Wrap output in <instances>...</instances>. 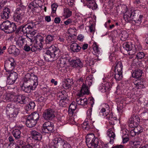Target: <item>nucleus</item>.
Returning a JSON list of instances; mask_svg holds the SVG:
<instances>
[{
	"mask_svg": "<svg viewBox=\"0 0 148 148\" xmlns=\"http://www.w3.org/2000/svg\"><path fill=\"white\" fill-rule=\"evenodd\" d=\"M70 47L71 50L74 52H79L81 49V47L75 43L72 44Z\"/></svg>",
	"mask_w": 148,
	"mask_h": 148,
	"instance_id": "2f4dec72",
	"label": "nucleus"
},
{
	"mask_svg": "<svg viewBox=\"0 0 148 148\" xmlns=\"http://www.w3.org/2000/svg\"><path fill=\"white\" fill-rule=\"evenodd\" d=\"M54 126L53 123L49 121L45 122L42 128V132L49 133L54 131Z\"/></svg>",
	"mask_w": 148,
	"mask_h": 148,
	"instance_id": "9d476101",
	"label": "nucleus"
},
{
	"mask_svg": "<svg viewBox=\"0 0 148 148\" xmlns=\"http://www.w3.org/2000/svg\"><path fill=\"white\" fill-rule=\"evenodd\" d=\"M16 96L9 93L5 95L4 96L3 98L4 100L7 102L10 101L15 102Z\"/></svg>",
	"mask_w": 148,
	"mask_h": 148,
	"instance_id": "bb28decb",
	"label": "nucleus"
},
{
	"mask_svg": "<svg viewBox=\"0 0 148 148\" xmlns=\"http://www.w3.org/2000/svg\"><path fill=\"white\" fill-rule=\"evenodd\" d=\"M58 7V5L55 4H53L51 5V8L53 12L55 13Z\"/></svg>",
	"mask_w": 148,
	"mask_h": 148,
	"instance_id": "052dcab7",
	"label": "nucleus"
},
{
	"mask_svg": "<svg viewBox=\"0 0 148 148\" xmlns=\"http://www.w3.org/2000/svg\"><path fill=\"white\" fill-rule=\"evenodd\" d=\"M82 96H78L76 99V101L78 104L82 106H85L87 103V99L86 98L81 97Z\"/></svg>",
	"mask_w": 148,
	"mask_h": 148,
	"instance_id": "393cba45",
	"label": "nucleus"
},
{
	"mask_svg": "<svg viewBox=\"0 0 148 148\" xmlns=\"http://www.w3.org/2000/svg\"><path fill=\"white\" fill-rule=\"evenodd\" d=\"M59 105L62 107H65L68 103V100H59Z\"/></svg>",
	"mask_w": 148,
	"mask_h": 148,
	"instance_id": "de8ad7c7",
	"label": "nucleus"
},
{
	"mask_svg": "<svg viewBox=\"0 0 148 148\" xmlns=\"http://www.w3.org/2000/svg\"><path fill=\"white\" fill-rule=\"evenodd\" d=\"M119 30H115L114 31V33L116 34V36H119L121 37V40L123 41L125 40L128 37V34L126 31H122L120 34Z\"/></svg>",
	"mask_w": 148,
	"mask_h": 148,
	"instance_id": "412c9836",
	"label": "nucleus"
},
{
	"mask_svg": "<svg viewBox=\"0 0 148 148\" xmlns=\"http://www.w3.org/2000/svg\"><path fill=\"white\" fill-rule=\"evenodd\" d=\"M145 56L144 53L142 52L138 53L136 56L137 59H141L143 58Z\"/></svg>",
	"mask_w": 148,
	"mask_h": 148,
	"instance_id": "5fc2aeb1",
	"label": "nucleus"
},
{
	"mask_svg": "<svg viewBox=\"0 0 148 148\" xmlns=\"http://www.w3.org/2000/svg\"><path fill=\"white\" fill-rule=\"evenodd\" d=\"M8 51L10 54H12L16 56L19 54L20 53L19 50L16 48L14 45H12L9 47L8 49Z\"/></svg>",
	"mask_w": 148,
	"mask_h": 148,
	"instance_id": "5701e85b",
	"label": "nucleus"
},
{
	"mask_svg": "<svg viewBox=\"0 0 148 148\" xmlns=\"http://www.w3.org/2000/svg\"><path fill=\"white\" fill-rule=\"evenodd\" d=\"M19 111L18 108H9V110H7V114H8L10 118H15L18 114Z\"/></svg>",
	"mask_w": 148,
	"mask_h": 148,
	"instance_id": "6ab92c4d",
	"label": "nucleus"
},
{
	"mask_svg": "<svg viewBox=\"0 0 148 148\" xmlns=\"http://www.w3.org/2000/svg\"><path fill=\"white\" fill-rule=\"evenodd\" d=\"M37 123V121L33 120L27 116L26 121V126L29 127H32L34 126Z\"/></svg>",
	"mask_w": 148,
	"mask_h": 148,
	"instance_id": "cd10ccee",
	"label": "nucleus"
},
{
	"mask_svg": "<svg viewBox=\"0 0 148 148\" xmlns=\"http://www.w3.org/2000/svg\"><path fill=\"white\" fill-rule=\"evenodd\" d=\"M66 143H68L64 139L59 137H55L51 143V148H60L62 147Z\"/></svg>",
	"mask_w": 148,
	"mask_h": 148,
	"instance_id": "1a4fd4ad",
	"label": "nucleus"
},
{
	"mask_svg": "<svg viewBox=\"0 0 148 148\" xmlns=\"http://www.w3.org/2000/svg\"><path fill=\"white\" fill-rule=\"evenodd\" d=\"M14 20L17 23L18 25L25 22L27 20L26 16L25 14V12L21 10H18L13 16Z\"/></svg>",
	"mask_w": 148,
	"mask_h": 148,
	"instance_id": "6e6552de",
	"label": "nucleus"
},
{
	"mask_svg": "<svg viewBox=\"0 0 148 148\" xmlns=\"http://www.w3.org/2000/svg\"><path fill=\"white\" fill-rule=\"evenodd\" d=\"M8 77L7 83L9 85L13 84L18 78L17 74L16 72H11Z\"/></svg>",
	"mask_w": 148,
	"mask_h": 148,
	"instance_id": "a211bd4d",
	"label": "nucleus"
},
{
	"mask_svg": "<svg viewBox=\"0 0 148 148\" xmlns=\"http://www.w3.org/2000/svg\"><path fill=\"white\" fill-rule=\"evenodd\" d=\"M35 35H34L33 36H32V40L29 39L30 43L28 45H31L32 42L34 41L37 44L41 47L42 45V42L44 41L43 37L40 35H37L35 36Z\"/></svg>",
	"mask_w": 148,
	"mask_h": 148,
	"instance_id": "4468645a",
	"label": "nucleus"
},
{
	"mask_svg": "<svg viewBox=\"0 0 148 148\" xmlns=\"http://www.w3.org/2000/svg\"><path fill=\"white\" fill-rule=\"evenodd\" d=\"M45 100V99L43 97L40 96L39 98L37 99V100L38 102H41L44 101Z\"/></svg>",
	"mask_w": 148,
	"mask_h": 148,
	"instance_id": "774afa93",
	"label": "nucleus"
},
{
	"mask_svg": "<svg viewBox=\"0 0 148 148\" xmlns=\"http://www.w3.org/2000/svg\"><path fill=\"white\" fill-rule=\"evenodd\" d=\"M92 83L89 82L88 80L85 81V84H83L82 88L79 92L77 94L78 96H82L85 94H88L89 93V90L88 88V85L90 86Z\"/></svg>",
	"mask_w": 148,
	"mask_h": 148,
	"instance_id": "ddd939ff",
	"label": "nucleus"
},
{
	"mask_svg": "<svg viewBox=\"0 0 148 148\" xmlns=\"http://www.w3.org/2000/svg\"><path fill=\"white\" fill-rule=\"evenodd\" d=\"M30 41V40L27 39V37L26 38H23L22 37L19 38L18 40L16 42V43L20 47H22L23 45L27 44L26 42L27 41Z\"/></svg>",
	"mask_w": 148,
	"mask_h": 148,
	"instance_id": "c756f323",
	"label": "nucleus"
},
{
	"mask_svg": "<svg viewBox=\"0 0 148 148\" xmlns=\"http://www.w3.org/2000/svg\"><path fill=\"white\" fill-rule=\"evenodd\" d=\"M10 63L8 60H6L5 62L4 67L5 70L7 72H12L15 67L10 65Z\"/></svg>",
	"mask_w": 148,
	"mask_h": 148,
	"instance_id": "7c9ffc66",
	"label": "nucleus"
},
{
	"mask_svg": "<svg viewBox=\"0 0 148 148\" xmlns=\"http://www.w3.org/2000/svg\"><path fill=\"white\" fill-rule=\"evenodd\" d=\"M62 86L63 88L66 89H69L71 88V86L65 82H63L62 84Z\"/></svg>",
	"mask_w": 148,
	"mask_h": 148,
	"instance_id": "6e6d98bb",
	"label": "nucleus"
},
{
	"mask_svg": "<svg viewBox=\"0 0 148 148\" xmlns=\"http://www.w3.org/2000/svg\"><path fill=\"white\" fill-rule=\"evenodd\" d=\"M145 83L143 79H139L135 80L134 82V83L135 85V87L138 89L143 88L144 87Z\"/></svg>",
	"mask_w": 148,
	"mask_h": 148,
	"instance_id": "4be33fe9",
	"label": "nucleus"
},
{
	"mask_svg": "<svg viewBox=\"0 0 148 148\" xmlns=\"http://www.w3.org/2000/svg\"><path fill=\"white\" fill-rule=\"evenodd\" d=\"M136 49L134 47V48H132L131 49L129 50V51H128V53L130 55H134L136 53Z\"/></svg>",
	"mask_w": 148,
	"mask_h": 148,
	"instance_id": "4d7b16f0",
	"label": "nucleus"
},
{
	"mask_svg": "<svg viewBox=\"0 0 148 148\" xmlns=\"http://www.w3.org/2000/svg\"><path fill=\"white\" fill-rule=\"evenodd\" d=\"M140 145V142L139 141H135L132 142V146L133 148H138L139 147Z\"/></svg>",
	"mask_w": 148,
	"mask_h": 148,
	"instance_id": "3c124183",
	"label": "nucleus"
},
{
	"mask_svg": "<svg viewBox=\"0 0 148 148\" xmlns=\"http://www.w3.org/2000/svg\"><path fill=\"white\" fill-rule=\"evenodd\" d=\"M72 23V21L70 19H68L66 21L64 22V23L66 25H68L69 24Z\"/></svg>",
	"mask_w": 148,
	"mask_h": 148,
	"instance_id": "69168bd1",
	"label": "nucleus"
},
{
	"mask_svg": "<svg viewBox=\"0 0 148 148\" xmlns=\"http://www.w3.org/2000/svg\"><path fill=\"white\" fill-rule=\"evenodd\" d=\"M60 55V50L59 49L54 46L51 45L49 47L44 56L46 61L49 60V58H54L56 56L57 57Z\"/></svg>",
	"mask_w": 148,
	"mask_h": 148,
	"instance_id": "20e7f679",
	"label": "nucleus"
},
{
	"mask_svg": "<svg viewBox=\"0 0 148 148\" xmlns=\"http://www.w3.org/2000/svg\"><path fill=\"white\" fill-rule=\"evenodd\" d=\"M76 108V104L75 102H72L69 107V113L70 116L72 115L74 112Z\"/></svg>",
	"mask_w": 148,
	"mask_h": 148,
	"instance_id": "473e14b6",
	"label": "nucleus"
},
{
	"mask_svg": "<svg viewBox=\"0 0 148 148\" xmlns=\"http://www.w3.org/2000/svg\"><path fill=\"white\" fill-rule=\"evenodd\" d=\"M114 77L116 80H120L123 77L122 72L115 71Z\"/></svg>",
	"mask_w": 148,
	"mask_h": 148,
	"instance_id": "79ce46f5",
	"label": "nucleus"
},
{
	"mask_svg": "<svg viewBox=\"0 0 148 148\" xmlns=\"http://www.w3.org/2000/svg\"><path fill=\"white\" fill-rule=\"evenodd\" d=\"M55 39V36L51 34L48 35L46 38V44H49L53 42Z\"/></svg>",
	"mask_w": 148,
	"mask_h": 148,
	"instance_id": "4c0bfd02",
	"label": "nucleus"
},
{
	"mask_svg": "<svg viewBox=\"0 0 148 148\" xmlns=\"http://www.w3.org/2000/svg\"><path fill=\"white\" fill-rule=\"evenodd\" d=\"M112 125L110 126V127L108 130L107 132V135L110 138V144H112L114 140L115 139V135L114 133V129L113 126Z\"/></svg>",
	"mask_w": 148,
	"mask_h": 148,
	"instance_id": "2eb2a0df",
	"label": "nucleus"
},
{
	"mask_svg": "<svg viewBox=\"0 0 148 148\" xmlns=\"http://www.w3.org/2000/svg\"><path fill=\"white\" fill-rule=\"evenodd\" d=\"M143 72L142 70L138 69H136L132 74V76L136 78H140L142 75Z\"/></svg>",
	"mask_w": 148,
	"mask_h": 148,
	"instance_id": "c9c22d12",
	"label": "nucleus"
},
{
	"mask_svg": "<svg viewBox=\"0 0 148 148\" xmlns=\"http://www.w3.org/2000/svg\"><path fill=\"white\" fill-rule=\"evenodd\" d=\"M64 82H65L66 83H67V84H69L71 86V85L73 84V81L72 79L69 78L67 79Z\"/></svg>",
	"mask_w": 148,
	"mask_h": 148,
	"instance_id": "bf43d9fd",
	"label": "nucleus"
},
{
	"mask_svg": "<svg viewBox=\"0 0 148 148\" xmlns=\"http://www.w3.org/2000/svg\"><path fill=\"white\" fill-rule=\"evenodd\" d=\"M55 112L51 108L45 110L43 113L42 116L46 120H50L55 116Z\"/></svg>",
	"mask_w": 148,
	"mask_h": 148,
	"instance_id": "9b49d317",
	"label": "nucleus"
},
{
	"mask_svg": "<svg viewBox=\"0 0 148 148\" xmlns=\"http://www.w3.org/2000/svg\"><path fill=\"white\" fill-rule=\"evenodd\" d=\"M35 105L34 102L30 101L29 103L25 107V109L27 110H29L31 109H33L34 108Z\"/></svg>",
	"mask_w": 148,
	"mask_h": 148,
	"instance_id": "37998d69",
	"label": "nucleus"
},
{
	"mask_svg": "<svg viewBox=\"0 0 148 148\" xmlns=\"http://www.w3.org/2000/svg\"><path fill=\"white\" fill-rule=\"evenodd\" d=\"M13 135L16 139H19L21 137V132L18 129H15L12 132Z\"/></svg>",
	"mask_w": 148,
	"mask_h": 148,
	"instance_id": "a19ab883",
	"label": "nucleus"
},
{
	"mask_svg": "<svg viewBox=\"0 0 148 148\" xmlns=\"http://www.w3.org/2000/svg\"><path fill=\"white\" fill-rule=\"evenodd\" d=\"M85 62L87 65L91 66L94 64L93 60L90 57H87L85 60Z\"/></svg>",
	"mask_w": 148,
	"mask_h": 148,
	"instance_id": "c03bdc74",
	"label": "nucleus"
},
{
	"mask_svg": "<svg viewBox=\"0 0 148 148\" xmlns=\"http://www.w3.org/2000/svg\"><path fill=\"white\" fill-rule=\"evenodd\" d=\"M92 111V108H89L87 111V118L88 120V121H85L83 123L82 127L84 129L88 130L93 127L92 124L95 121L91 116Z\"/></svg>",
	"mask_w": 148,
	"mask_h": 148,
	"instance_id": "0eeeda50",
	"label": "nucleus"
},
{
	"mask_svg": "<svg viewBox=\"0 0 148 148\" xmlns=\"http://www.w3.org/2000/svg\"><path fill=\"white\" fill-rule=\"evenodd\" d=\"M29 101V99L28 97L23 95H16V97L15 102L16 103L21 104H25Z\"/></svg>",
	"mask_w": 148,
	"mask_h": 148,
	"instance_id": "dca6fc26",
	"label": "nucleus"
},
{
	"mask_svg": "<svg viewBox=\"0 0 148 148\" xmlns=\"http://www.w3.org/2000/svg\"><path fill=\"white\" fill-rule=\"evenodd\" d=\"M31 47L29 45L26 44L24 47V49L26 51H29L31 50Z\"/></svg>",
	"mask_w": 148,
	"mask_h": 148,
	"instance_id": "680f3d73",
	"label": "nucleus"
},
{
	"mask_svg": "<svg viewBox=\"0 0 148 148\" xmlns=\"http://www.w3.org/2000/svg\"><path fill=\"white\" fill-rule=\"evenodd\" d=\"M32 119L33 120L36 121L37 122V121L38 120L39 118V115L38 113L37 112H34L30 115L28 116Z\"/></svg>",
	"mask_w": 148,
	"mask_h": 148,
	"instance_id": "ea45409f",
	"label": "nucleus"
},
{
	"mask_svg": "<svg viewBox=\"0 0 148 148\" xmlns=\"http://www.w3.org/2000/svg\"><path fill=\"white\" fill-rule=\"evenodd\" d=\"M37 77L32 74L27 73L24 79V82L21 86L22 90L25 92L29 93L34 90L38 84Z\"/></svg>",
	"mask_w": 148,
	"mask_h": 148,
	"instance_id": "f257e3e1",
	"label": "nucleus"
},
{
	"mask_svg": "<svg viewBox=\"0 0 148 148\" xmlns=\"http://www.w3.org/2000/svg\"><path fill=\"white\" fill-rule=\"evenodd\" d=\"M140 119L138 116L133 114L130 118L128 121L129 126L131 128H134L138 125L140 122Z\"/></svg>",
	"mask_w": 148,
	"mask_h": 148,
	"instance_id": "f8f14e48",
	"label": "nucleus"
},
{
	"mask_svg": "<svg viewBox=\"0 0 148 148\" xmlns=\"http://www.w3.org/2000/svg\"><path fill=\"white\" fill-rule=\"evenodd\" d=\"M67 93L64 91L59 92L57 94L59 100H68L67 99Z\"/></svg>",
	"mask_w": 148,
	"mask_h": 148,
	"instance_id": "72a5a7b5",
	"label": "nucleus"
},
{
	"mask_svg": "<svg viewBox=\"0 0 148 148\" xmlns=\"http://www.w3.org/2000/svg\"><path fill=\"white\" fill-rule=\"evenodd\" d=\"M86 144L89 148H96L98 146V140L93 134H88L86 136Z\"/></svg>",
	"mask_w": 148,
	"mask_h": 148,
	"instance_id": "423d86ee",
	"label": "nucleus"
},
{
	"mask_svg": "<svg viewBox=\"0 0 148 148\" xmlns=\"http://www.w3.org/2000/svg\"><path fill=\"white\" fill-rule=\"evenodd\" d=\"M84 38V36L81 34L79 35L77 37L78 40L81 41H83Z\"/></svg>",
	"mask_w": 148,
	"mask_h": 148,
	"instance_id": "338daca9",
	"label": "nucleus"
},
{
	"mask_svg": "<svg viewBox=\"0 0 148 148\" xmlns=\"http://www.w3.org/2000/svg\"><path fill=\"white\" fill-rule=\"evenodd\" d=\"M127 11L124 13L123 18L127 22H130L132 20H133L135 22L136 25L138 26L141 22V20L143 18V16L142 15H139L137 13V11H134L132 12L131 11L127 8Z\"/></svg>",
	"mask_w": 148,
	"mask_h": 148,
	"instance_id": "f03ea898",
	"label": "nucleus"
},
{
	"mask_svg": "<svg viewBox=\"0 0 148 148\" xmlns=\"http://www.w3.org/2000/svg\"><path fill=\"white\" fill-rule=\"evenodd\" d=\"M133 45L130 42H125L123 44V47L125 50L128 52V51H129V50L132 49Z\"/></svg>",
	"mask_w": 148,
	"mask_h": 148,
	"instance_id": "f704fd0d",
	"label": "nucleus"
},
{
	"mask_svg": "<svg viewBox=\"0 0 148 148\" xmlns=\"http://www.w3.org/2000/svg\"><path fill=\"white\" fill-rule=\"evenodd\" d=\"M93 50L95 53L97 54H99L100 53V50L98 46L96 44H94L93 45Z\"/></svg>",
	"mask_w": 148,
	"mask_h": 148,
	"instance_id": "603ef678",
	"label": "nucleus"
},
{
	"mask_svg": "<svg viewBox=\"0 0 148 148\" xmlns=\"http://www.w3.org/2000/svg\"><path fill=\"white\" fill-rule=\"evenodd\" d=\"M61 58L64 60V62L66 64L67 62H70V58L68 55H63L61 57Z\"/></svg>",
	"mask_w": 148,
	"mask_h": 148,
	"instance_id": "864d4df0",
	"label": "nucleus"
},
{
	"mask_svg": "<svg viewBox=\"0 0 148 148\" xmlns=\"http://www.w3.org/2000/svg\"><path fill=\"white\" fill-rule=\"evenodd\" d=\"M38 49V47L36 45H35L32 46L31 50L33 52H35L37 51Z\"/></svg>",
	"mask_w": 148,
	"mask_h": 148,
	"instance_id": "e2e57ef3",
	"label": "nucleus"
},
{
	"mask_svg": "<svg viewBox=\"0 0 148 148\" xmlns=\"http://www.w3.org/2000/svg\"><path fill=\"white\" fill-rule=\"evenodd\" d=\"M10 13V10L8 8H5L3 9V13L1 14V18L5 20L8 19Z\"/></svg>",
	"mask_w": 148,
	"mask_h": 148,
	"instance_id": "c85d7f7f",
	"label": "nucleus"
},
{
	"mask_svg": "<svg viewBox=\"0 0 148 148\" xmlns=\"http://www.w3.org/2000/svg\"><path fill=\"white\" fill-rule=\"evenodd\" d=\"M42 2L40 0H34L32 2L30 3L28 6L29 8L34 10V8H37L41 6Z\"/></svg>",
	"mask_w": 148,
	"mask_h": 148,
	"instance_id": "aec40b11",
	"label": "nucleus"
},
{
	"mask_svg": "<svg viewBox=\"0 0 148 148\" xmlns=\"http://www.w3.org/2000/svg\"><path fill=\"white\" fill-rule=\"evenodd\" d=\"M30 133L33 139L37 140H41L42 136L40 133L35 130L31 131Z\"/></svg>",
	"mask_w": 148,
	"mask_h": 148,
	"instance_id": "b1692460",
	"label": "nucleus"
},
{
	"mask_svg": "<svg viewBox=\"0 0 148 148\" xmlns=\"http://www.w3.org/2000/svg\"><path fill=\"white\" fill-rule=\"evenodd\" d=\"M8 60V61L10 62V65H12V66H13L14 67H15L16 65V63L15 62L14 60L12 58H10L8 60Z\"/></svg>",
	"mask_w": 148,
	"mask_h": 148,
	"instance_id": "13d9d810",
	"label": "nucleus"
},
{
	"mask_svg": "<svg viewBox=\"0 0 148 148\" xmlns=\"http://www.w3.org/2000/svg\"><path fill=\"white\" fill-rule=\"evenodd\" d=\"M134 129L135 132L136 133V134L138 135L143 131L142 127L140 125H137L136 127H134Z\"/></svg>",
	"mask_w": 148,
	"mask_h": 148,
	"instance_id": "a18cd8bd",
	"label": "nucleus"
},
{
	"mask_svg": "<svg viewBox=\"0 0 148 148\" xmlns=\"http://www.w3.org/2000/svg\"><path fill=\"white\" fill-rule=\"evenodd\" d=\"M108 109L106 110L105 108H103L100 112V115H102L104 116H107L108 114Z\"/></svg>",
	"mask_w": 148,
	"mask_h": 148,
	"instance_id": "09e8293b",
	"label": "nucleus"
},
{
	"mask_svg": "<svg viewBox=\"0 0 148 148\" xmlns=\"http://www.w3.org/2000/svg\"><path fill=\"white\" fill-rule=\"evenodd\" d=\"M0 28L7 33H11L16 29V26L15 23L6 21L1 25Z\"/></svg>",
	"mask_w": 148,
	"mask_h": 148,
	"instance_id": "39448f33",
	"label": "nucleus"
},
{
	"mask_svg": "<svg viewBox=\"0 0 148 148\" xmlns=\"http://www.w3.org/2000/svg\"><path fill=\"white\" fill-rule=\"evenodd\" d=\"M81 1L86 5L88 7L92 10H96L97 7V4L94 0H81Z\"/></svg>",
	"mask_w": 148,
	"mask_h": 148,
	"instance_id": "f3484780",
	"label": "nucleus"
},
{
	"mask_svg": "<svg viewBox=\"0 0 148 148\" xmlns=\"http://www.w3.org/2000/svg\"><path fill=\"white\" fill-rule=\"evenodd\" d=\"M123 66L121 62H119L116 64L115 71L122 72Z\"/></svg>",
	"mask_w": 148,
	"mask_h": 148,
	"instance_id": "58836bf2",
	"label": "nucleus"
},
{
	"mask_svg": "<svg viewBox=\"0 0 148 148\" xmlns=\"http://www.w3.org/2000/svg\"><path fill=\"white\" fill-rule=\"evenodd\" d=\"M130 134L132 136H134L136 135H138L136 134V133L135 132L134 129L132 130L130 132Z\"/></svg>",
	"mask_w": 148,
	"mask_h": 148,
	"instance_id": "0e129e2a",
	"label": "nucleus"
},
{
	"mask_svg": "<svg viewBox=\"0 0 148 148\" xmlns=\"http://www.w3.org/2000/svg\"><path fill=\"white\" fill-rule=\"evenodd\" d=\"M72 14V12L68 9L64 10V16L66 18L69 17Z\"/></svg>",
	"mask_w": 148,
	"mask_h": 148,
	"instance_id": "49530a36",
	"label": "nucleus"
},
{
	"mask_svg": "<svg viewBox=\"0 0 148 148\" xmlns=\"http://www.w3.org/2000/svg\"><path fill=\"white\" fill-rule=\"evenodd\" d=\"M35 24L33 23H27L23 26H21L22 31L24 34H26V36L28 40H32V36L36 34V31L34 30Z\"/></svg>",
	"mask_w": 148,
	"mask_h": 148,
	"instance_id": "7ed1b4c3",
	"label": "nucleus"
},
{
	"mask_svg": "<svg viewBox=\"0 0 148 148\" xmlns=\"http://www.w3.org/2000/svg\"><path fill=\"white\" fill-rule=\"evenodd\" d=\"M109 88V83H106L104 85L101 84L99 87V89L102 92H105Z\"/></svg>",
	"mask_w": 148,
	"mask_h": 148,
	"instance_id": "e433bc0d",
	"label": "nucleus"
},
{
	"mask_svg": "<svg viewBox=\"0 0 148 148\" xmlns=\"http://www.w3.org/2000/svg\"><path fill=\"white\" fill-rule=\"evenodd\" d=\"M70 64L73 67L76 68L82 67L83 64L79 59H77L75 60H71Z\"/></svg>",
	"mask_w": 148,
	"mask_h": 148,
	"instance_id": "a878e982",
	"label": "nucleus"
},
{
	"mask_svg": "<svg viewBox=\"0 0 148 148\" xmlns=\"http://www.w3.org/2000/svg\"><path fill=\"white\" fill-rule=\"evenodd\" d=\"M58 63L59 66L61 68L64 67L66 65V64L64 62V60L62 59L61 58L59 59Z\"/></svg>",
	"mask_w": 148,
	"mask_h": 148,
	"instance_id": "8fccbe9b",
	"label": "nucleus"
}]
</instances>
